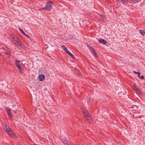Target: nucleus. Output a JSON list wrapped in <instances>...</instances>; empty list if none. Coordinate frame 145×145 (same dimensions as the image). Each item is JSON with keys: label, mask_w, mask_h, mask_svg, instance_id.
Here are the masks:
<instances>
[{"label": "nucleus", "mask_w": 145, "mask_h": 145, "mask_svg": "<svg viewBox=\"0 0 145 145\" xmlns=\"http://www.w3.org/2000/svg\"><path fill=\"white\" fill-rule=\"evenodd\" d=\"M12 40L14 44L18 48H21L22 42L17 37L15 36H12L11 37Z\"/></svg>", "instance_id": "obj_1"}, {"label": "nucleus", "mask_w": 145, "mask_h": 145, "mask_svg": "<svg viewBox=\"0 0 145 145\" xmlns=\"http://www.w3.org/2000/svg\"><path fill=\"white\" fill-rule=\"evenodd\" d=\"M53 4V2L50 1H49L46 4V5L44 7L40 9V10H50L52 9V6Z\"/></svg>", "instance_id": "obj_2"}, {"label": "nucleus", "mask_w": 145, "mask_h": 145, "mask_svg": "<svg viewBox=\"0 0 145 145\" xmlns=\"http://www.w3.org/2000/svg\"><path fill=\"white\" fill-rule=\"evenodd\" d=\"M82 111L88 121L89 123H91L92 121L91 117L87 110L83 109L82 110Z\"/></svg>", "instance_id": "obj_3"}, {"label": "nucleus", "mask_w": 145, "mask_h": 145, "mask_svg": "<svg viewBox=\"0 0 145 145\" xmlns=\"http://www.w3.org/2000/svg\"><path fill=\"white\" fill-rule=\"evenodd\" d=\"M3 128L5 130V131L8 133V134L12 137L14 135H13V132L11 131L9 127L7 125H5Z\"/></svg>", "instance_id": "obj_4"}, {"label": "nucleus", "mask_w": 145, "mask_h": 145, "mask_svg": "<svg viewBox=\"0 0 145 145\" xmlns=\"http://www.w3.org/2000/svg\"><path fill=\"white\" fill-rule=\"evenodd\" d=\"M6 110L7 113L8 115L10 118H12V113L11 112L10 109L9 108L7 107L6 108Z\"/></svg>", "instance_id": "obj_5"}, {"label": "nucleus", "mask_w": 145, "mask_h": 145, "mask_svg": "<svg viewBox=\"0 0 145 145\" xmlns=\"http://www.w3.org/2000/svg\"><path fill=\"white\" fill-rule=\"evenodd\" d=\"M89 48H90V50L91 51L92 54L94 56L96 57H97L98 55L96 53L95 49L93 48H91V47H89Z\"/></svg>", "instance_id": "obj_6"}, {"label": "nucleus", "mask_w": 145, "mask_h": 145, "mask_svg": "<svg viewBox=\"0 0 145 145\" xmlns=\"http://www.w3.org/2000/svg\"><path fill=\"white\" fill-rule=\"evenodd\" d=\"M99 43H102L103 44H105L107 42L106 41L102 39H99Z\"/></svg>", "instance_id": "obj_7"}, {"label": "nucleus", "mask_w": 145, "mask_h": 145, "mask_svg": "<svg viewBox=\"0 0 145 145\" xmlns=\"http://www.w3.org/2000/svg\"><path fill=\"white\" fill-rule=\"evenodd\" d=\"M129 3H135L139 2L142 0H129Z\"/></svg>", "instance_id": "obj_8"}, {"label": "nucleus", "mask_w": 145, "mask_h": 145, "mask_svg": "<svg viewBox=\"0 0 145 145\" xmlns=\"http://www.w3.org/2000/svg\"><path fill=\"white\" fill-rule=\"evenodd\" d=\"M45 79L44 76L43 74H41L39 76V79L40 81L43 80Z\"/></svg>", "instance_id": "obj_9"}, {"label": "nucleus", "mask_w": 145, "mask_h": 145, "mask_svg": "<svg viewBox=\"0 0 145 145\" xmlns=\"http://www.w3.org/2000/svg\"><path fill=\"white\" fill-rule=\"evenodd\" d=\"M119 1L125 4H127L129 3V0H120Z\"/></svg>", "instance_id": "obj_10"}, {"label": "nucleus", "mask_w": 145, "mask_h": 145, "mask_svg": "<svg viewBox=\"0 0 145 145\" xmlns=\"http://www.w3.org/2000/svg\"><path fill=\"white\" fill-rule=\"evenodd\" d=\"M17 67L18 68L20 73H21L22 72L23 69H22V68L21 65H18Z\"/></svg>", "instance_id": "obj_11"}, {"label": "nucleus", "mask_w": 145, "mask_h": 145, "mask_svg": "<svg viewBox=\"0 0 145 145\" xmlns=\"http://www.w3.org/2000/svg\"><path fill=\"white\" fill-rule=\"evenodd\" d=\"M139 32L142 35L144 36V35L145 34V29L144 30H139Z\"/></svg>", "instance_id": "obj_12"}, {"label": "nucleus", "mask_w": 145, "mask_h": 145, "mask_svg": "<svg viewBox=\"0 0 145 145\" xmlns=\"http://www.w3.org/2000/svg\"><path fill=\"white\" fill-rule=\"evenodd\" d=\"M62 141L63 142L64 144L69 145V142H68V141L65 139H63L62 140Z\"/></svg>", "instance_id": "obj_13"}, {"label": "nucleus", "mask_w": 145, "mask_h": 145, "mask_svg": "<svg viewBox=\"0 0 145 145\" xmlns=\"http://www.w3.org/2000/svg\"><path fill=\"white\" fill-rule=\"evenodd\" d=\"M5 54L9 55L10 54V50L8 49L5 50Z\"/></svg>", "instance_id": "obj_14"}, {"label": "nucleus", "mask_w": 145, "mask_h": 145, "mask_svg": "<svg viewBox=\"0 0 145 145\" xmlns=\"http://www.w3.org/2000/svg\"><path fill=\"white\" fill-rule=\"evenodd\" d=\"M133 72L134 74H137L138 77H140V73L139 72H136L135 71H133Z\"/></svg>", "instance_id": "obj_15"}, {"label": "nucleus", "mask_w": 145, "mask_h": 145, "mask_svg": "<svg viewBox=\"0 0 145 145\" xmlns=\"http://www.w3.org/2000/svg\"><path fill=\"white\" fill-rule=\"evenodd\" d=\"M15 64L16 65V67H17L18 65H20V64L19 61L18 60H16L15 61Z\"/></svg>", "instance_id": "obj_16"}, {"label": "nucleus", "mask_w": 145, "mask_h": 145, "mask_svg": "<svg viewBox=\"0 0 145 145\" xmlns=\"http://www.w3.org/2000/svg\"><path fill=\"white\" fill-rule=\"evenodd\" d=\"M131 87L133 89L135 90L136 91V89L137 88H138V87H137L135 85H131Z\"/></svg>", "instance_id": "obj_17"}, {"label": "nucleus", "mask_w": 145, "mask_h": 145, "mask_svg": "<svg viewBox=\"0 0 145 145\" xmlns=\"http://www.w3.org/2000/svg\"><path fill=\"white\" fill-rule=\"evenodd\" d=\"M70 56H71L72 58H74V55L71 53L70 52L68 54Z\"/></svg>", "instance_id": "obj_18"}, {"label": "nucleus", "mask_w": 145, "mask_h": 145, "mask_svg": "<svg viewBox=\"0 0 145 145\" xmlns=\"http://www.w3.org/2000/svg\"><path fill=\"white\" fill-rule=\"evenodd\" d=\"M61 48L63 49L65 51L66 50L67 48L65 47V46H61Z\"/></svg>", "instance_id": "obj_19"}, {"label": "nucleus", "mask_w": 145, "mask_h": 145, "mask_svg": "<svg viewBox=\"0 0 145 145\" xmlns=\"http://www.w3.org/2000/svg\"><path fill=\"white\" fill-rule=\"evenodd\" d=\"M137 88L136 89V91L138 92L139 93H141V91L139 88Z\"/></svg>", "instance_id": "obj_20"}, {"label": "nucleus", "mask_w": 145, "mask_h": 145, "mask_svg": "<svg viewBox=\"0 0 145 145\" xmlns=\"http://www.w3.org/2000/svg\"><path fill=\"white\" fill-rule=\"evenodd\" d=\"M77 71V73H78V74L79 75H81V74L80 73V72L78 70H76Z\"/></svg>", "instance_id": "obj_21"}, {"label": "nucleus", "mask_w": 145, "mask_h": 145, "mask_svg": "<svg viewBox=\"0 0 145 145\" xmlns=\"http://www.w3.org/2000/svg\"><path fill=\"white\" fill-rule=\"evenodd\" d=\"M65 52L67 54H68L70 52L67 49L65 51Z\"/></svg>", "instance_id": "obj_22"}, {"label": "nucleus", "mask_w": 145, "mask_h": 145, "mask_svg": "<svg viewBox=\"0 0 145 145\" xmlns=\"http://www.w3.org/2000/svg\"><path fill=\"white\" fill-rule=\"evenodd\" d=\"M93 100L91 99H89V102L90 103H91L93 102Z\"/></svg>", "instance_id": "obj_23"}, {"label": "nucleus", "mask_w": 145, "mask_h": 145, "mask_svg": "<svg viewBox=\"0 0 145 145\" xmlns=\"http://www.w3.org/2000/svg\"><path fill=\"white\" fill-rule=\"evenodd\" d=\"M139 77L142 79L144 78V76L143 75L141 76H140V77Z\"/></svg>", "instance_id": "obj_24"}, {"label": "nucleus", "mask_w": 145, "mask_h": 145, "mask_svg": "<svg viewBox=\"0 0 145 145\" xmlns=\"http://www.w3.org/2000/svg\"><path fill=\"white\" fill-rule=\"evenodd\" d=\"M100 17H102V18H104L105 17V16L103 15H101L100 16Z\"/></svg>", "instance_id": "obj_25"}, {"label": "nucleus", "mask_w": 145, "mask_h": 145, "mask_svg": "<svg viewBox=\"0 0 145 145\" xmlns=\"http://www.w3.org/2000/svg\"><path fill=\"white\" fill-rule=\"evenodd\" d=\"M22 33L25 36L26 35V34L24 32H23Z\"/></svg>", "instance_id": "obj_26"}, {"label": "nucleus", "mask_w": 145, "mask_h": 145, "mask_svg": "<svg viewBox=\"0 0 145 145\" xmlns=\"http://www.w3.org/2000/svg\"><path fill=\"white\" fill-rule=\"evenodd\" d=\"M25 36L26 37H27L28 38H29V36H28L27 35V34H26V35H25Z\"/></svg>", "instance_id": "obj_27"}, {"label": "nucleus", "mask_w": 145, "mask_h": 145, "mask_svg": "<svg viewBox=\"0 0 145 145\" xmlns=\"http://www.w3.org/2000/svg\"><path fill=\"white\" fill-rule=\"evenodd\" d=\"M20 31L21 32V33H23V32H24V31H23L22 29H21V30Z\"/></svg>", "instance_id": "obj_28"}, {"label": "nucleus", "mask_w": 145, "mask_h": 145, "mask_svg": "<svg viewBox=\"0 0 145 145\" xmlns=\"http://www.w3.org/2000/svg\"><path fill=\"white\" fill-rule=\"evenodd\" d=\"M19 29L20 31L22 29H20V28H19Z\"/></svg>", "instance_id": "obj_29"}, {"label": "nucleus", "mask_w": 145, "mask_h": 145, "mask_svg": "<svg viewBox=\"0 0 145 145\" xmlns=\"http://www.w3.org/2000/svg\"><path fill=\"white\" fill-rule=\"evenodd\" d=\"M119 0H118V1H119Z\"/></svg>", "instance_id": "obj_30"}]
</instances>
